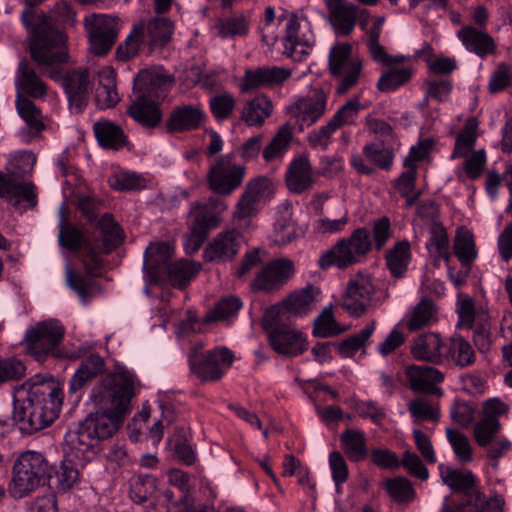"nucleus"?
<instances>
[{
	"mask_svg": "<svg viewBox=\"0 0 512 512\" xmlns=\"http://www.w3.org/2000/svg\"><path fill=\"white\" fill-rule=\"evenodd\" d=\"M26 366L16 357L0 358V384L18 381L25 376Z\"/></svg>",
	"mask_w": 512,
	"mask_h": 512,
	"instance_id": "nucleus-61",
	"label": "nucleus"
},
{
	"mask_svg": "<svg viewBox=\"0 0 512 512\" xmlns=\"http://www.w3.org/2000/svg\"><path fill=\"white\" fill-rule=\"evenodd\" d=\"M156 479L151 475H137L130 482V497L136 504H144L152 499L156 492Z\"/></svg>",
	"mask_w": 512,
	"mask_h": 512,
	"instance_id": "nucleus-49",
	"label": "nucleus"
},
{
	"mask_svg": "<svg viewBox=\"0 0 512 512\" xmlns=\"http://www.w3.org/2000/svg\"><path fill=\"white\" fill-rule=\"evenodd\" d=\"M241 307L242 301L239 297H224L206 313L204 321L207 323H211L226 320L236 315V313L240 310Z\"/></svg>",
	"mask_w": 512,
	"mask_h": 512,
	"instance_id": "nucleus-50",
	"label": "nucleus"
},
{
	"mask_svg": "<svg viewBox=\"0 0 512 512\" xmlns=\"http://www.w3.org/2000/svg\"><path fill=\"white\" fill-rule=\"evenodd\" d=\"M16 88L22 95L31 98H42L47 94V86L40 76L36 73L34 67L26 59L19 62L16 79Z\"/></svg>",
	"mask_w": 512,
	"mask_h": 512,
	"instance_id": "nucleus-27",
	"label": "nucleus"
},
{
	"mask_svg": "<svg viewBox=\"0 0 512 512\" xmlns=\"http://www.w3.org/2000/svg\"><path fill=\"white\" fill-rule=\"evenodd\" d=\"M385 487L389 496L397 503L410 502L414 497V489L406 478L388 479L385 482Z\"/></svg>",
	"mask_w": 512,
	"mask_h": 512,
	"instance_id": "nucleus-60",
	"label": "nucleus"
},
{
	"mask_svg": "<svg viewBox=\"0 0 512 512\" xmlns=\"http://www.w3.org/2000/svg\"><path fill=\"white\" fill-rule=\"evenodd\" d=\"M120 101L116 91L115 71L106 66L98 72V87L95 93V103L100 109H108Z\"/></svg>",
	"mask_w": 512,
	"mask_h": 512,
	"instance_id": "nucleus-33",
	"label": "nucleus"
},
{
	"mask_svg": "<svg viewBox=\"0 0 512 512\" xmlns=\"http://www.w3.org/2000/svg\"><path fill=\"white\" fill-rule=\"evenodd\" d=\"M293 128L289 123L282 125L270 143L262 150V157L266 162L281 158L288 150L293 135Z\"/></svg>",
	"mask_w": 512,
	"mask_h": 512,
	"instance_id": "nucleus-46",
	"label": "nucleus"
},
{
	"mask_svg": "<svg viewBox=\"0 0 512 512\" xmlns=\"http://www.w3.org/2000/svg\"><path fill=\"white\" fill-rule=\"evenodd\" d=\"M291 76V70L282 67H260L247 70L241 85L242 91H250L262 87H275L282 85Z\"/></svg>",
	"mask_w": 512,
	"mask_h": 512,
	"instance_id": "nucleus-21",
	"label": "nucleus"
},
{
	"mask_svg": "<svg viewBox=\"0 0 512 512\" xmlns=\"http://www.w3.org/2000/svg\"><path fill=\"white\" fill-rule=\"evenodd\" d=\"M93 129L97 141L104 148L119 150L127 144L123 129L110 120L97 121Z\"/></svg>",
	"mask_w": 512,
	"mask_h": 512,
	"instance_id": "nucleus-38",
	"label": "nucleus"
},
{
	"mask_svg": "<svg viewBox=\"0 0 512 512\" xmlns=\"http://www.w3.org/2000/svg\"><path fill=\"white\" fill-rule=\"evenodd\" d=\"M503 500L501 497L494 496L486 498L480 488L475 491L468 500H464L457 509L450 506H444L441 512H501Z\"/></svg>",
	"mask_w": 512,
	"mask_h": 512,
	"instance_id": "nucleus-37",
	"label": "nucleus"
},
{
	"mask_svg": "<svg viewBox=\"0 0 512 512\" xmlns=\"http://www.w3.org/2000/svg\"><path fill=\"white\" fill-rule=\"evenodd\" d=\"M52 472L53 464L42 453L22 452L14 461L8 491L13 498H24L38 487L45 486L48 473Z\"/></svg>",
	"mask_w": 512,
	"mask_h": 512,
	"instance_id": "nucleus-5",
	"label": "nucleus"
},
{
	"mask_svg": "<svg viewBox=\"0 0 512 512\" xmlns=\"http://www.w3.org/2000/svg\"><path fill=\"white\" fill-rule=\"evenodd\" d=\"M43 1L24 0L20 19L28 33L31 59L41 69H46L65 61L67 50L65 36L56 28L52 17L35 9Z\"/></svg>",
	"mask_w": 512,
	"mask_h": 512,
	"instance_id": "nucleus-3",
	"label": "nucleus"
},
{
	"mask_svg": "<svg viewBox=\"0 0 512 512\" xmlns=\"http://www.w3.org/2000/svg\"><path fill=\"white\" fill-rule=\"evenodd\" d=\"M262 327L268 333L271 347L279 354L293 357L308 349L305 335L292 328V321L281 308H267L262 318Z\"/></svg>",
	"mask_w": 512,
	"mask_h": 512,
	"instance_id": "nucleus-6",
	"label": "nucleus"
},
{
	"mask_svg": "<svg viewBox=\"0 0 512 512\" xmlns=\"http://www.w3.org/2000/svg\"><path fill=\"white\" fill-rule=\"evenodd\" d=\"M215 28L222 38L242 37L248 33V23L243 15L218 19Z\"/></svg>",
	"mask_w": 512,
	"mask_h": 512,
	"instance_id": "nucleus-55",
	"label": "nucleus"
},
{
	"mask_svg": "<svg viewBox=\"0 0 512 512\" xmlns=\"http://www.w3.org/2000/svg\"><path fill=\"white\" fill-rule=\"evenodd\" d=\"M79 481V471L70 459H65L59 467L53 465V472L48 473L47 486L57 492L66 493Z\"/></svg>",
	"mask_w": 512,
	"mask_h": 512,
	"instance_id": "nucleus-36",
	"label": "nucleus"
},
{
	"mask_svg": "<svg viewBox=\"0 0 512 512\" xmlns=\"http://www.w3.org/2000/svg\"><path fill=\"white\" fill-rule=\"evenodd\" d=\"M295 272L294 263L288 258L272 260L264 265L251 283L255 291L271 293L281 289Z\"/></svg>",
	"mask_w": 512,
	"mask_h": 512,
	"instance_id": "nucleus-16",
	"label": "nucleus"
},
{
	"mask_svg": "<svg viewBox=\"0 0 512 512\" xmlns=\"http://www.w3.org/2000/svg\"><path fill=\"white\" fill-rule=\"evenodd\" d=\"M243 242L242 233L236 229L220 232L206 246L204 258L217 264L229 262L239 253Z\"/></svg>",
	"mask_w": 512,
	"mask_h": 512,
	"instance_id": "nucleus-18",
	"label": "nucleus"
},
{
	"mask_svg": "<svg viewBox=\"0 0 512 512\" xmlns=\"http://www.w3.org/2000/svg\"><path fill=\"white\" fill-rule=\"evenodd\" d=\"M173 33L172 22L165 17L154 18L147 25H135L123 44L117 48L119 60L126 61L137 55L141 45L147 44L150 51L164 47Z\"/></svg>",
	"mask_w": 512,
	"mask_h": 512,
	"instance_id": "nucleus-7",
	"label": "nucleus"
},
{
	"mask_svg": "<svg viewBox=\"0 0 512 512\" xmlns=\"http://www.w3.org/2000/svg\"><path fill=\"white\" fill-rule=\"evenodd\" d=\"M62 401V390L52 378L35 376L16 391L12 419L22 432L33 434L58 418Z\"/></svg>",
	"mask_w": 512,
	"mask_h": 512,
	"instance_id": "nucleus-2",
	"label": "nucleus"
},
{
	"mask_svg": "<svg viewBox=\"0 0 512 512\" xmlns=\"http://www.w3.org/2000/svg\"><path fill=\"white\" fill-rule=\"evenodd\" d=\"M95 228L100 232L105 253L112 252L122 244L124 233L119 224L115 222L112 214H103L96 222Z\"/></svg>",
	"mask_w": 512,
	"mask_h": 512,
	"instance_id": "nucleus-41",
	"label": "nucleus"
},
{
	"mask_svg": "<svg viewBox=\"0 0 512 512\" xmlns=\"http://www.w3.org/2000/svg\"><path fill=\"white\" fill-rule=\"evenodd\" d=\"M300 23L296 13H293L286 24L284 47L288 56L296 61H302L314 46L315 39L311 31L299 34Z\"/></svg>",
	"mask_w": 512,
	"mask_h": 512,
	"instance_id": "nucleus-19",
	"label": "nucleus"
},
{
	"mask_svg": "<svg viewBox=\"0 0 512 512\" xmlns=\"http://www.w3.org/2000/svg\"><path fill=\"white\" fill-rule=\"evenodd\" d=\"M202 345L192 348L188 356L190 371L204 382L219 381L234 361L233 352L226 347L201 351Z\"/></svg>",
	"mask_w": 512,
	"mask_h": 512,
	"instance_id": "nucleus-10",
	"label": "nucleus"
},
{
	"mask_svg": "<svg viewBox=\"0 0 512 512\" xmlns=\"http://www.w3.org/2000/svg\"><path fill=\"white\" fill-rule=\"evenodd\" d=\"M331 24L338 35H350L358 16V8L347 0H325Z\"/></svg>",
	"mask_w": 512,
	"mask_h": 512,
	"instance_id": "nucleus-24",
	"label": "nucleus"
},
{
	"mask_svg": "<svg viewBox=\"0 0 512 512\" xmlns=\"http://www.w3.org/2000/svg\"><path fill=\"white\" fill-rule=\"evenodd\" d=\"M425 152L413 146L410 149L409 156L404 161L406 171L402 172L395 181V188L402 197H407L414 189L416 181V167L411 164V161H420L424 158Z\"/></svg>",
	"mask_w": 512,
	"mask_h": 512,
	"instance_id": "nucleus-43",
	"label": "nucleus"
},
{
	"mask_svg": "<svg viewBox=\"0 0 512 512\" xmlns=\"http://www.w3.org/2000/svg\"><path fill=\"white\" fill-rule=\"evenodd\" d=\"M16 109L25 122V126L20 129V136L24 141L30 142L45 129L41 111L33 101L20 93L16 96Z\"/></svg>",
	"mask_w": 512,
	"mask_h": 512,
	"instance_id": "nucleus-23",
	"label": "nucleus"
},
{
	"mask_svg": "<svg viewBox=\"0 0 512 512\" xmlns=\"http://www.w3.org/2000/svg\"><path fill=\"white\" fill-rule=\"evenodd\" d=\"M477 139L476 125L466 124L464 129L457 135L452 159L467 157L475 146Z\"/></svg>",
	"mask_w": 512,
	"mask_h": 512,
	"instance_id": "nucleus-59",
	"label": "nucleus"
},
{
	"mask_svg": "<svg viewBox=\"0 0 512 512\" xmlns=\"http://www.w3.org/2000/svg\"><path fill=\"white\" fill-rule=\"evenodd\" d=\"M360 108L361 104L357 98L350 99L337 110L329 121L336 130L344 125H352L355 122Z\"/></svg>",
	"mask_w": 512,
	"mask_h": 512,
	"instance_id": "nucleus-63",
	"label": "nucleus"
},
{
	"mask_svg": "<svg viewBox=\"0 0 512 512\" xmlns=\"http://www.w3.org/2000/svg\"><path fill=\"white\" fill-rule=\"evenodd\" d=\"M434 318V305L431 300L423 299L414 308L408 320L407 327L410 331L420 330L430 325Z\"/></svg>",
	"mask_w": 512,
	"mask_h": 512,
	"instance_id": "nucleus-58",
	"label": "nucleus"
},
{
	"mask_svg": "<svg viewBox=\"0 0 512 512\" xmlns=\"http://www.w3.org/2000/svg\"><path fill=\"white\" fill-rule=\"evenodd\" d=\"M66 58H68V55ZM66 61L67 59L55 67H48L46 69H41L37 64L36 66L42 74H48L51 79H61L70 110L75 114H80L86 108L89 101V70L87 68L70 70L61 76L60 66Z\"/></svg>",
	"mask_w": 512,
	"mask_h": 512,
	"instance_id": "nucleus-11",
	"label": "nucleus"
},
{
	"mask_svg": "<svg viewBox=\"0 0 512 512\" xmlns=\"http://www.w3.org/2000/svg\"><path fill=\"white\" fill-rule=\"evenodd\" d=\"M439 472L443 483L451 490L462 493L464 500H468L471 494L480 488L478 478L470 470L455 469L441 464Z\"/></svg>",
	"mask_w": 512,
	"mask_h": 512,
	"instance_id": "nucleus-26",
	"label": "nucleus"
},
{
	"mask_svg": "<svg viewBox=\"0 0 512 512\" xmlns=\"http://www.w3.org/2000/svg\"><path fill=\"white\" fill-rule=\"evenodd\" d=\"M429 233L430 238L426 244L427 248L429 250L434 248L435 252L448 264L451 255L448 251L449 241L446 229L440 222H434L430 227Z\"/></svg>",
	"mask_w": 512,
	"mask_h": 512,
	"instance_id": "nucleus-56",
	"label": "nucleus"
},
{
	"mask_svg": "<svg viewBox=\"0 0 512 512\" xmlns=\"http://www.w3.org/2000/svg\"><path fill=\"white\" fill-rule=\"evenodd\" d=\"M446 360H451L456 366L465 368L475 362V352L464 337L454 335L445 346L444 362Z\"/></svg>",
	"mask_w": 512,
	"mask_h": 512,
	"instance_id": "nucleus-40",
	"label": "nucleus"
},
{
	"mask_svg": "<svg viewBox=\"0 0 512 512\" xmlns=\"http://www.w3.org/2000/svg\"><path fill=\"white\" fill-rule=\"evenodd\" d=\"M319 294L318 288L308 286L299 292L291 294L282 304L272 305L286 312L287 318L291 320L292 315L304 316L313 309L316 295Z\"/></svg>",
	"mask_w": 512,
	"mask_h": 512,
	"instance_id": "nucleus-34",
	"label": "nucleus"
},
{
	"mask_svg": "<svg viewBox=\"0 0 512 512\" xmlns=\"http://www.w3.org/2000/svg\"><path fill=\"white\" fill-rule=\"evenodd\" d=\"M60 217L59 245L73 252L79 251L87 243L83 231L69 222L62 213Z\"/></svg>",
	"mask_w": 512,
	"mask_h": 512,
	"instance_id": "nucleus-47",
	"label": "nucleus"
},
{
	"mask_svg": "<svg viewBox=\"0 0 512 512\" xmlns=\"http://www.w3.org/2000/svg\"><path fill=\"white\" fill-rule=\"evenodd\" d=\"M446 343H443L439 334L424 333L415 339L412 354L416 359L428 361L433 364L444 363Z\"/></svg>",
	"mask_w": 512,
	"mask_h": 512,
	"instance_id": "nucleus-30",
	"label": "nucleus"
},
{
	"mask_svg": "<svg viewBox=\"0 0 512 512\" xmlns=\"http://www.w3.org/2000/svg\"><path fill=\"white\" fill-rule=\"evenodd\" d=\"M411 76L410 68H389L378 79L377 88L384 93L395 91L407 83Z\"/></svg>",
	"mask_w": 512,
	"mask_h": 512,
	"instance_id": "nucleus-52",
	"label": "nucleus"
},
{
	"mask_svg": "<svg viewBox=\"0 0 512 512\" xmlns=\"http://www.w3.org/2000/svg\"><path fill=\"white\" fill-rule=\"evenodd\" d=\"M84 26L91 51L99 56L107 54L119 32V18L106 14H90L85 17Z\"/></svg>",
	"mask_w": 512,
	"mask_h": 512,
	"instance_id": "nucleus-14",
	"label": "nucleus"
},
{
	"mask_svg": "<svg viewBox=\"0 0 512 512\" xmlns=\"http://www.w3.org/2000/svg\"><path fill=\"white\" fill-rule=\"evenodd\" d=\"M353 409L360 417L368 418L376 425H381L386 417L385 409L372 400H356Z\"/></svg>",
	"mask_w": 512,
	"mask_h": 512,
	"instance_id": "nucleus-64",
	"label": "nucleus"
},
{
	"mask_svg": "<svg viewBox=\"0 0 512 512\" xmlns=\"http://www.w3.org/2000/svg\"><path fill=\"white\" fill-rule=\"evenodd\" d=\"M0 197L14 206L20 203L21 198L32 207L37 205L36 186L32 182H18L3 172H0Z\"/></svg>",
	"mask_w": 512,
	"mask_h": 512,
	"instance_id": "nucleus-28",
	"label": "nucleus"
},
{
	"mask_svg": "<svg viewBox=\"0 0 512 512\" xmlns=\"http://www.w3.org/2000/svg\"><path fill=\"white\" fill-rule=\"evenodd\" d=\"M365 157L380 169L389 170L393 163V151L381 141L368 143L363 147Z\"/></svg>",
	"mask_w": 512,
	"mask_h": 512,
	"instance_id": "nucleus-53",
	"label": "nucleus"
},
{
	"mask_svg": "<svg viewBox=\"0 0 512 512\" xmlns=\"http://www.w3.org/2000/svg\"><path fill=\"white\" fill-rule=\"evenodd\" d=\"M374 329L375 321H372L358 333L349 336L339 343H334L333 345L342 357H352L362 346H364L365 342L374 332Z\"/></svg>",
	"mask_w": 512,
	"mask_h": 512,
	"instance_id": "nucleus-51",
	"label": "nucleus"
},
{
	"mask_svg": "<svg viewBox=\"0 0 512 512\" xmlns=\"http://www.w3.org/2000/svg\"><path fill=\"white\" fill-rule=\"evenodd\" d=\"M344 450L353 462H359L367 457L366 440L360 430L346 429L340 435Z\"/></svg>",
	"mask_w": 512,
	"mask_h": 512,
	"instance_id": "nucleus-45",
	"label": "nucleus"
},
{
	"mask_svg": "<svg viewBox=\"0 0 512 512\" xmlns=\"http://www.w3.org/2000/svg\"><path fill=\"white\" fill-rule=\"evenodd\" d=\"M458 37L468 51L475 53L481 58L493 54L496 50L493 38L471 25L461 28L458 31Z\"/></svg>",
	"mask_w": 512,
	"mask_h": 512,
	"instance_id": "nucleus-32",
	"label": "nucleus"
},
{
	"mask_svg": "<svg viewBox=\"0 0 512 512\" xmlns=\"http://www.w3.org/2000/svg\"><path fill=\"white\" fill-rule=\"evenodd\" d=\"M329 69L333 76L339 77L338 94H345L356 85L362 72V61L352 56L349 43H336L329 52Z\"/></svg>",
	"mask_w": 512,
	"mask_h": 512,
	"instance_id": "nucleus-13",
	"label": "nucleus"
},
{
	"mask_svg": "<svg viewBox=\"0 0 512 512\" xmlns=\"http://www.w3.org/2000/svg\"><path fill=\"white\" fill-rule=\"evenodd\" d=\"M343 331L344 329L337 324L334 318L332 306L325 307L314 320V336L327 338L336 336Z\"/></svg>",
	"mask_w": 512,
	"mask_h": 512,
	"instance_id": "nucleus-54",
	"label": "nucleus"
},
{
	"mask_svg": "<svg viewBox=\"0 0 512 512\" xmlns=\"http://www.w3.org/2000/svg\"><path fill=\"white\" fill-rule=\"evenodd\" d=\"M134 376L120 372L105 376L91 392L95 411L65 434V443L76 458L90 460L99 451L101 441L112 437L121 427L134 396Z\"/></svg>",
	"mask_w": 512,
	"mask_h": 512,
	"instance_id": "nucleus-1",
	"label": "nucleus"
},
{
	"mask_svg": "<svg viewBox=\"0 0 512 512\" xmlns=\"http://www.w3.org/2000/svg\"><path fill=\"white\" fill-rule=\"evenodd\" d=\"M174 79L156 70H141L134 79L135 100L127 113L146 127H155L161 121L158 101L164 99L172 88Z\"/></svg>",
	"mask_w": 512,
	"mask_h": 512,
	"instance_id": "nucleus-4",
	"label": "nucleus"
},
{
	"mask_svg": "<svg viewBox=\"0 0 512 512\" xmlns=\"http://www.w3.org/2000/svg\"><path fill=\"white\" fill-rule=\"evenodd\" d=\"M453 250L463 267H470L477 256L472 234L463 228L458 229L454 238Z\"/></svg>",
	"mask_w": 512,
	"mask_h": 512,
	"instance_id": "nucleus-48",
	"label": "nucleus"
},
{
	"mask_svg": "<svg viewBox=\"0 0 512 512\" xmlns=\"http://www.w3.org/2000/svg\"><path fill=\"white\" fill-rule=\"evenodd\" d=\"M226 209V202L220 196H211L205 203H195L189 213V228L208 236L211 230L220 225V216Z\"/></svg>",
	"mask_w": 512,
	"mask_h": 512,
	"instance_id": "nucleus-17",
	"label": "nucleus"
},
{
	"mask_svg": "<svg viewBox=\"0 0 512 512\" xmlns=\"http://www.w3.org/2000/svg\"><path fill=\"white\" fill-rule=\"evenodd\" d=\"M194 265L187 260L171 261L161 275L157 285L170 283L172 286L183 289L196 274Z\"/></svg>",
	"mask_w": 512,
	"mask_h": 512,
	"instance_id": "nucleus-39",
	"label": "nucleus"
},
{
	"mask_svg": "<svg viewBox=\"0 0 512 512\" xmlns=\"http://www.w3.org/2000/svg\"><path fill=\"white\" fill-rule=\"evenodd\" d=\"M371 248L369 230L364 227L357 228L349 237L342 238L324 252L318 259V264L322 269H328L331 266L345 269L361 262Z\"/></svg>",
	"mask_w": 512,
	"mask_h": 512,
	"instance_id": "nucleus-9",
	"label": "nucleus"
},
{
	"mask_svg": "<svg viewBox=\"0 0 512 512\" xmlns=\"http://www.w3.org/2000/svg\"><path fill=\"white\" fill-rule=\"evenodd\" d=\"M172 261V250L169 244L160 242L150 244L144 253V277L149 284H158L161 272L167 269Z\"/></svg>",
	"mask_w": 512,
	"mask_h": 512,
	"instance_id": "nucleus-20",
	"label": "nucleus"
},
{
	"mask_svg": "<svg viewBox=\"0 0 512 512\" xmlns=\"http://www.w3.org/2000/svg\"><path fill=\"white\" fill-rule=\"evenodd\" d=\"M273 110L271 100L265 96H256L248 101L241 112V120L248 126H261Z\"/></svg>",
	"mask_w": 512,
	"mask_h": 512,
	"instance_id": "nucleus-42",
	"label": "nucleus"
},
{
	"mask_svg": "<svg viewBox=\"0 0 512 512\" xmlns=\"http://www.w3.org/2000/svg\"><path fill=\"white\" fill-rule=\"evenodd\" d=\"M410 259L411 251L409 241L402 240L397 242L386 255V265L392 276L395 278L403 277L407 271Z\"/></svg>",
	"mask_w": 512,
	"mask_h": 512,
	"instance_id": "nucleus-44",
	"label": "nucleus"
},
{
	"mask_svg": "<svg viewBox=\"0 0 512 512\" xmlns=\"http://www.w3.org/2000/svg\"><path fill=\"white\" fill-rule=\"evenodd\" d=\"M65 336V327L57 319H48L28 328L24 336L25 351L38 362L48 357L62 356L59 346Z\"/></svg>",
	"mask_w": 512,
	"mask_h": 512,
	"instance_id": "nucleus-8",
	"label": "nucleus"
},
{
	"mask_svg": "<svg viewBox=\"0 0 512 512\" xmlns=\"http://www.w3.org/2000/svg\"><path fill=\"white\" fill-rule=\"evenodd\" d=\"M375 287L369 276L356 274L347 282L341 298V307L352 317H361L370 306Z\"/></svg>",
	"mask_w": 512,
	"mask_h": 512,
	"instance_id": "nucleus-15",
	"label": "nucleus"
},
{
	"mask_svg": "<svg viewBox=\"0 0 512 512\" xmlns=\"http://www.w3.org/2000/svg\"><path fill=\"white\" fill-rule=\"evenodd\" d=\"M326 104V94L322 90H314L311 95L298 99L289 112L298 121L311 125L325 113Z\"/></svg>",
	"mask_w": 512,
	"mask_h": 512,
	"instance_id": "nucleus-25",
	"label": "nucleus"
},
{
	"mask_svg": "<svg viewBox=\"0 0 512 512\" xmlns=\"http://www.w3.org/2000/svg\"><path fill=\"white\" fill-rule=\"evenodd\" d=\"M204 119L205 113L198 106L181 105L172 110L166 125L172 132L190 131L198 129Z\"/></svg>",
	"mask_w": 512,
	"mask_h": 512,
	"instance_id": "nucleus-29",
	"label": "nucleus"
},
{
	"mask_svg": "<svg viewBox=\"0 0 512 512\" xmlns=\"http://www.w3.org/2000/svg\"><path fill=\"white\" fill-rule=\"evenodd\" d=\"M246 175V167L235 162V154L218 157L207 174L209 188L218 196H227L237 190Z\"/></svg>",
	"mask_w": 512,
	"mask_h": 512,
	"instance_id": "nucleus-12",
	"label": "nucleus"
},
{
	"mask_svg": "<svg viewBox=\"0 0 512 512\" xmlns=\"http://www.w3.org/2000/svg\"><path fill=\"white\" fill-rule=\"evenodd\" d=\"M405 375L412 390L418 392H434V385L441 383L444 374L438 369L427 365H412L406 368Z\"/></svg>",
	"mask_w": 512,
	"mask_h": 512,
	"instance_id": "nucleus-31",
	"label": "nucleus"
},
{
	"mask_svg": "<svg viewBox=\"0 0 512 512\" xmlns=\"http://www.w3.org/2000/svg\"><path fill=\"white\" fill-rule=\"evenodd\" d=\"M313 167L308 158H294L286 171L285 182L290 192L301 194L313 188L315 184Z\"/></svg>",
	"mask_w": 512,
	"mask_h": 512,
	"instance_id": "nucleus-22",
	"label": "nucleus"
},
{
	"mask_svg": "<svg viewBox=\"0 0 512 512\" xmlns=\"http://www.w3.org/2000/svg\"><path fill=\"white\" fill-rule=\"evenodd\" d=\"M104 359L98 354H91L82 360L68 383L69 393H77L83 386L104 370Z\"/></svg>",
	"mask_w": 512,
	"mask_h": 512,
	"instance_id": "nucleus-35",
	"label": "nucleus"
},
{
	"mask_svg": "<svg viewBox=\"0 0 512 512\" xmlns=\"http://www.w3.org/2000/svg\"><path fill=\"white\" fill-rule=\"evenodd\" d=\"M501 429L499 419L482 417L474 426V436L477 444L487 447Z\"/></svg>",
	"mask_w": 512,
	"mask_h": 512,
	"instance_id": "nucleus-57",
	"label": "nucleus"
},
{
	"mask_svg": "<svg viewBox=\"0 0 512 512\" xmlns=\"http://www.w3.org/2000/svg\"><path fill=\"white\" fill-rule=\"evenodd\" d=\"M446 435L457 459L462 463L471 462L472 448L468 438L459 431L450 428L446 430Z\"/></svg>",
	"mask_w": 512,
	"mask_h": 512,
	"instance_id": "nucleus-62",
	"label": "nucleus"
}]
</instances>
